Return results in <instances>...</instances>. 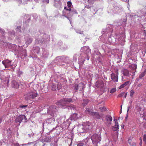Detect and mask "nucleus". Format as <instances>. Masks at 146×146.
I'll return each instance as SVG.
<instances>
[{
	"instance_id": "1",
	"label": "nucleus",
	"mask_w": 146,
	"mask_h": 146,
	"mask_svg": "<svg viewBox=\"0 0 146 146\" xmlns=\"http://www.w3.org/2000/svg\"><path fill=\"white\" fill-rule=\"evenodd\" d=\"M80 51L81 52H83L85 56V59H86L89 60L90 58L89 55L91 54V50L89 47L87 46H84L81 48Z\"/></svg>"
},
{
	"instance_id": "2",
	"label": "nucleus",
	"mask_w": 146,
	"mask_h": 146,
	"mask_svg": "<svg viewBox=\"0 0 146 146\" xmlns=\"http://www.w3.org/2000/svg\"><path fill=\"white\" fill-rule=\"evenodd\" d=\"M92 127V125L90 123L88 122L84 123L82 124V127L81 128L82 130L80 131V132L82 133L87 132Z\"/></svg>"
},
{
	"instance_id": "3",
	"label": "nucleus",
	"mask_w": 146,
	"mask_h": 146,
	"mask_svg": "<svg viewBox=\"0 0 146 146\" xmlns=\"http://www.w3.org/2000/svg\"><path fill=\"white\" fill-rule=\"evenodd\" d=\"M72 102V98H65L61 99L59 102H57L56 104L61 107L66 105V104L68 103Z\"/></svg>"
},
{
	"instance_id": "4",
	"label": "nucleus",
	"mask_w": 146,
	"mask_h": 146,
	"mask_svg": "<svg viewBox=\"0 0 146 146\" xmlns=\"http://www.w3.org/2000/svg\"><path fill=\"white\" fill-rule=\"evenodd\" d=\"M91 139L93 144H97L101 140V136L100 134H95L92 136Z\"/></svg>"
},
{
	"instance_id": "5",
	"label": "nucleus",
	"mask_w": 146,
	"mask_h": 146,
	"mask_svg": "<svg viewBox=\"0 0 146 146\" xmlns=\"http://www.w3.org/2000/svg\"><path fill=\"white\" fill-rule=\"evenodd\" d=\"M55 60H58L59 62L67 63L68 61L69 60V58L68 57L63 56L57 57L55 58Z\"/></svg>"
},
{
	"instance_id": "6",
	"label": "nucleus",
	"mask_w": 146,
	"mask_h": 146,
	"mask_svg": "<svg viewBox=\"0 0 146 146\" xmlns=\"http://www.w3.org/2000/svg\"><path fill=\"white\" fill-rule=\"evenodd\" d=\"M24 120L25 122H27V118L26 117L25 115H21L16 118L15 121L16 122H19L20 124Z\"/></svg>"
},
{
	"instance_id": "7",
	"label": "nucleus",
	"mask_w": 146,
	"mask_h": 146,
	"mask_svg": "<svg viewBox=\"0 0 146 146\" xmlns=\"http://www.w3.org/2000/svg\"><path fill=\"white\" fill-rule=\"evenodd\" d=\"M105 120L106 125L108 126H110L112 122V117L110 115H107L105 117Z\"/></svg>"
},
{
	"instance_id": "8",
	"label": "nucleus",
	"mask_w": 146,
	"mask_h": 146,
	"mask_svg": "<svg viewBox=\"0 0 146 146\" xmlns=\"http://www.w3.org/2000/svg\"><path fill=\"white\" fill-rule=\"evenodd\" d=\"M118 73L117 71L116 72V73H112L111 74V79L114 82H117L118 81Z\"/></svg>"
},
{
	"instance_id": "9",
	"label": "nucleus",
	"mask_w": 146,
	"mask_h": 146,
	"mask_svg": "<svg viewBox=\"0 0 146 146\" xmlns=\"http://www.w3.org/2000/svg\"><path fill=\"white\" fill-rule=\"evenodd\" d=\"M57 108L55 106H52L49 107L48 110V112L49 114L52 116L54 112L57 110Z\"/></svg>"
},
{
	"instance_id": "10",
	"label": "nucleus",
	"mask_w": 146,
	"mask_h": 146,
	"mask_svg": "<svg viewBox=\"0 0 146 146\" xmlns=\"http://www.w3.org/2000/svg\"><path fill=\"white\" fill-rule=\"evenodd\" d=\"M11 61L8 60H5L2 61V63L5 68L11 67L12 65L11 64Z\"/></svg>"
},
{
	"instance_id": "11",
	"label": "nucleus",
	"mask_w": 146,
	"mask_h": 146,
	"mask_svg": "<svg viewBox=\"0 0 146 146\" xmlns=\"http://www.w3.org/2000/svg\"><path fill=\"white\" fill-rule=\"evenodd\" d=\"M114 121L115 125L112 127V129L114 131H116L119 129V125L117 119H114Z\"/></svg>"
},
{
	"instance_id": "12",
	"label": "nucleus",
	"mask_w": 146,
	"mask_h": 146,
	"mask_svg": "<svg viewBox=\"0 0 146 146\" xmlns=\"http://www.w3.org/2000/svg\"><path fill=\"white\" fill-rule=\"evenodd\" d=\"M29 96L30 98L33 99L37 96V94L36 91L34 90L33 91L30 92L29 94Z\"/></svg>"
},
{
	"instance_id": "13",
	"label": "nucleus",
	"mask_w": 146,
	"mask_h": 146,
	"mask_svg": "<svg viewBox=\"0 0 146 146\" xmlns=\"http://www.w3.org/2000/svg\"><path fill=\"white\" fill-rule=\"evenodd\" d=\"M11 86L13 88H19V84L15 81L13 80L11 82Z\"/></svg>"
},
{
	"instance_id": "14",
	"label": "nucleus",
	"mask_w": 146,
	"mask_h": 146,
	"mask_svg": "<svg viewBox=\"0 0 146 146\" xmlns=\"http://www.w3.org/2000/svg\"><path fill=\"white\" fill-rule=\"evenodd\" d=\"M90 115H92L94 118L97 119H100V116L98 112H91Z\"/></svg>"
},
{
	"instance_id": "15",
	"label": "nucleus",
	"mask_w": 146,
	"mask_h": 146,
	"mask_svg": "<svg viewBox=\"0 0 146 146\" xmlns=\"http://www.w3.org/2000/svg\"><path fill=\"white\" fill-rule=\"evenodd\" d=\"M25 38L26 44L27 45H28L29 44L31 43L32 42V39L30 38L29 36H26Z\"/></svg>"
},
{
	"instance_id": "16",
	"label": "nucleus",
	"mask_w": 146,
	"mask_h": 146,
	"mask_svg": "<svg viewBox=\"0 0 146 146\" xmlns=\"http://www.w3.org/2000/svg\"><path fill=\"white\" fill-rule=\"evenodd\" d=\"M122 72L123 74L125 76H129L130 74H129V71L126 69H122Z\"/></svg>"
},
{
	"instance_id": "17",
	"label": "nucleus",
	"mask_w": 146,
	"mask_h": 146,
	"mask_svg": "<svg viewBox=\"0 0 146 146\" xmlns=\"http://www.w3.org/2000/svg\"><path fill=\"white\" fill-rule=\"evenodd\" d=\"M79 117L77 116V114L76 113H74L70 116V119L71 120H75L78 118Z\"/></svg>"
},
{
	"instance_id": "18",
	"label": "nucleus",
	"mask_w": 146,
	"mask_h": 146,
	"mask_svg": "<svg viewBox=\"0 0 146 146\" xmlns=\"http://www.w3.org/2000/svg\"><path fill=\"white\" fill-rule=\"evenodd\" d=\"M129 81H127L125 83H124L123 84H121L119 87V89H121L122 88L125 87L127 85H129Z\"/></svg>"
},
{
	"instance_id": "19",
	"label": "nucleus",
	"mask_w": 146,
	"mask_h": 146,
	"mask_svg": "<svg viewBox=\"0 0 146 146\" xmlns=\"http://www.w3.org/2000/svg\"><path fill=\"white\" fill-rule=\"evenodd\" d=\"M48 52L46 50H44L43 53V55L44 57L46 58L48 57Z\"/></svg>"
},
{
	"instance_id": "20",
	"label": "nucleus",
	"mask_w": 146,
	"mask_h": 146,
	"mask_svg": "<svg viewBox=\"0 0 146 146\" xmlns=\"http://www.w3.org/2000/svg\"><path fill=\"white\" fill-rule=\"evenodd\" d=\"M78 13L76 11L75 9L72 10L70 12V15L69 16H72L74 14H77Z\"/></svg>"
},
{
	"instance_id": "21",
	"label": "nucleus",
	"mask_w": 146,
	"mask_h": 146,
	"mask_svg": "<svg viewBox=\"0 0 146 146\" xmlns=\"http://www.w3.org/2000/svg\"><path fill=\"white\" fill-rule=\"evenodd\" d=\"M145 74V72L144 71L142 72L139 75V78L141 79Z\"/></svg>"
},
{
	"instance_id": "22",
	"label": "nucleus",
	"mask_w": 146,
	"mask_h": 146,
	"mask_svg": "<svg viewBox=\"0 0 146 146\" xmlns=\"http://www.w3.org/2000/svg\"><path fill=\"white\" fill-rule=\"evenodd\" d=\"M137 65L135 64H132L131 66V68L133 70H135L137 68Z\"/></svg>"
},
{
	"instance_id": "23",
	"label": "nucleus",
	"mask_w": 146,
	"mask_h": 146,
	"mask_svg": "<svg viewBox=\"0 0 146 146\" xmlns=\"http://www.w3.org/2000/svg\"><path fill=\"white\" fill-rule=\"evenodd\" d=\"M135 94V91L133 90H132L130 91V97H133Z\"/></svg>"
},
{
	"instance_id": "24",
	"label": "nucleus",
	"mask_w": 146,
	"mask_h": 146,
	"mask_svg": "<svg viewBox=\"0 0 146 146\" xmlns=\"http://www.w3.org/2000/svg\"><path fill=\"white\" fill-rule=\"evenodd\" d=\"M23 54H22V55H21V57H22V56H23L24 57H25L27 56L26 55V50H24L23 51Z\"/></svg>"
},
{
	"instance_id": "25",
	"label": "nucleus",
	"mask_w": 146,
	"mask_h": 146,
	"mask_svg": "<svg viewBox=\"0 0 146 146\" xmlns=\"http://www.w3.org/2000/svg\"><path fill=\"white\" fill-rule=\"evenodd\" d=\"M92 112L88 108L86 109L85 111V113L87 114H89L90 115V113Z\"/></svg>"
},
{
	"instance_id": "26",
	"label": "nucleus",
	"mask_w": 146,
	"mask_h": 146,
	"mask_svg": "<svg viewBox=\"0 0 146 146\" xmlns=\"http://www.w3.org/2000/svg\"><path fill=\"white\" fill-rule=\"evenodd\" d=\"M76 32L78 33H79L80 34H82L83 33V31H80V30L79 29H77L76 30Z\"/></svg>"
},
{
	"instance_id": "27",
	"label": "nucleus",
	"mask_w": 146,
	"mask_h": 146,
	"mask_svg": "<svg viewBox=\"0 0 146 146\" xmlns=\"http://www.w3.org/2000/svg\"><path fill=\"white\" fill-rule=\"evenodd\" d=\"M100 109L101 111L102 112L105 111H106V108L104 107H100Z\"/></svg>"
},
{
	"instance_id": "28",
	"label": "nucleus",
	"mask_w": 146,
	"mask_h": 146,
	"mask_svg": "<svg viewBox=\"0 0 146 146\" xmlns=\"http://www.w3.org/2000/svg\"><path fill=\"white\" fill-rule=\"evenodd\" d=\"M116 91L115 88H113L110 91V93L111 94L113 93Z\"/></svg>"
},
{
	"instance_id": "29",
	"label": "nucleus",
	"mask_w": 146,
	"mask_h": 146,
	"mask_svg": "<svg viewBox=\"0 0 146 146\" xmlns=\"http://www.w3.org/2000/svg\"><path fill=\"white\" fill-rule=\"evenodd\" d=\"M74 89L75 90H77L78 89V85L77 84H75L74 86Z\"/></svg>"
},
{
	"instance_id": "30",
	"label": "nucleus",
	"mask_w": 146,
	"mask_h": 146,
	"mask_svg": "<svg viewBox=\"0 0 146 146\" xmlns=\"http://www.w3.org/2000/svg\"><path fill=\"white\" fill-rule=\"evenodd\" d=\"M143 141L145 142V143H146V135L144 134L143 137Z\"/></svg>"
},
{
	"instance_id": "31",
	"label": "nucleus",
	"mask_w": 146,
	"mask_h": 146,
	"mask_svg": "<svg viewBox=\"0 0 146 146\" xmlns=\"http://www.w3.org/2000/svg\"><path fill=\"white\" fill-rule=\"evenodd\" d=\"M52 90H55L56 89V86L55 85L52 84Z\"/></svg>"
},
{
	"instance_id": "32",
	"label": "nucleus",
	"mask_w": 146,
	"mask_h": 146,
	"mask_svg": "<svg viewBox=\"0 0 146 146\" xmlns=\"http://www.w3.org/2000/svg\"><path fill=\"white\" fill-rule=\"evenodd\" d=\"M67 3L68 7H70L72 5V3L70 1H68Z\"/></svg>"
},
{
	"instance_id": "33",
	"label": "nucleus",
	"mask_w": 146,
	"mask_h": 146,
	"mask_svg": "<svg viewBox=\"0 0 146 146\" xmlns=\"http://www.w3.org/2000/svg\"><path fill=\"white\" fill-rule=\"evenodd\" d=\"M108 40L109 42V44H110L113 42V41L112 40V39L111 38V37H109L108 38Z\"/></svg>"
},
{
	"instance_id": "34",
	"label": "nucleus",
	"mask_w": 146,
	"mask_h": 146,
	"mask_svg": "<svg viewBox=\"0 0 146 146\" xmlns=\"http://www.w3.org/2000/svg\"><path fill=\"white\" fill-rule=\"evenodd\" d=\"M89 102V101L88 100H84V105L87 104Z\"/></svg>"
},
{
	"instance_id": "35",
	"label": "nucleus",
	"mask_w": 146,
	"mask_h": 146,
	"mask_svg": "<svg viewBox=\"0 0 146 146\" xmlns=\"http://www.w3.org/2000/svg\"><path fill=\"white\" fill-rule=\"evenodd\" d=\"M27 106L25 105H21L19 106L22 109H25Z\"/></svg>"
},
{
	"instance_id": "36",
	"label": "nucleus",
	"mask_w": 146,
	"mask_h": 146,
	"mask_svg": "<svg viewBox=\"0 0 146 146\" xmlns=\"http://www.w3.org/2000/svg\"><path fill=\"white\" fill-rule=\"evenodd\" d=\"M136 109L137 110L138 112L140 111L141 110V108L140 107L138 106H136Z\"/></svg>"
},
{
	"instance_id": "37",
	"label": "nucleus",
	"mask_w": 146,
	"mask_h": 146,
	"mask_svg": "<svg viewBox=\"0 0 146 146\" xmlns=\"http://www.w3.org/2000/svg\"><path fill=\"white\" fill-rule=\"evenodd\" d=\"M124 94V92L121 93L118 96V97H121L123 96Z\"/></svg>"
},
{
	"instance_id": "38",
	"label": "nucleus",
	"mask_w": 146,
	"mask_h": 146,
	"mask_svg": "<svg viewBox=\"0 0 146 146\" xmlns=\"http://www.w3.org/2000/svg\"><path fill=\"white\" fill-rule=\"evenodd\" d=\"M43 2L44 3H49V0H42ZM35 1H36L37 0H35Z\"/></svg>"
},
{
	"instance_id": "39",
	"label": "nucleus",
	"mask_w": 146,
	"mask_h": 146,
	"mask_svg": "<svg viewBox=\"0 0 146 146\" xmlns=\"http://www.w3.org/2000/svg\"><path fill=\"white\" fill-rule=\"evenodd\" d=\"M84 143H80L78 144L77 146H83Z\"/></svg>"
},
{
	"instance_id": "40",
	"label": "nucleus",
	"mask_w": 146,
	"mask_h": 146,
	"mask_svg": "<svg viewBox=\"0 0 146 146\" xmlns=\"http://www.w3.org/2000/svg\"><path fill=\"white\" fill-rule=\"evenodd\" d=\"M68 8H69L67 9H66V10L67 11H69V14H70V11H71L72 10H71L70 7H68Z\"/></svg>"
},
{
	"instance_id": "41",
	"label": "nucleus",
	"mask_w": 146,
	"mask_h": 146,
	"mask_svg": "<svg viewBox=\"0 0 146 146\" xmlns=\"http://www.w3.org/2000/svg\"><path fill=\"white\" fill-rule=\"evenodd\" d=\"M20 29H21L20 27H18L17 28V31H18L19 32Z\"/></svg>"
},
{
	"instance_id": "42",
	"label": "nucleus",
	"mask_w": 146,
	"mask_h": 146,
	"mask_svg": "<svg viewBox=\"0 0 146 146\" xmlns=\"http://www.w3.org/2000/svg\"><path fill=\"white\" fill-rule=\"evenodd\" d=\"M129 108H130V106H127V113L128 112V111H129Z\"/></svg>"
},
{
	"instance_id": "43",
	"label": "nucleus",
	"mask_w": 146,
	"mask_h": 146,
	"mask_svg": "<svg viewBox=\"0 0 146 146\" xmlns=\"http://www.w3.org/2000/svg\"><path fill=\"white\" fill-rule=\"evenodd\" d=\"M128 112L127 113V114H126V117H125V119H127V117H128Z\"/></svg>"
},
{
	"instance_id": "44",
	"label": "nucleus",
	"mask_w": 146,
	"mask_h": 146,
	"mask_svg": "<svg viewBox=\"0 0 146 146\" xmlns=\"http://www.w3.org/2000/svg\"><path fill=\"white\" fill-rule=\"evenodd\" d=\"M85 7H86V8H87L88 9H89V8H90L91 7L89 6V5H86Z\"/></svg>"
},
{
	"instance_id": "45",
	"label": "nucleus",
	"mask_w": 146,
	"mask_h": 146,
	"mask_svg": "<svg viewBox=\"0 0 146 146\" xmlns=\"http://www.w3.org/2000/svg\"><path fill=\"white\" fill-rule=\"evenodd\" d=\"M143 116L145 118H146V112H145L144 113Z\"/></svg>"
},
{
	"instance_id": "46",
	"label": "nucleus",
	"mask_w": 146,
	"mask_h": 146,
	"mask_svg": "<svg viewBox=\"0 0 146 146\" xmlns=\"http://www.w3.org/2000/svg\"><path fill=\"white\" fill-rule=\"evenodd\" d=\"M71 142L70 144L69 145V146H71L72 144V139H71Z\"/></svg>"
},
{
	"instance_id": "47",
	"label": "nucleus",
	"mask_w": 146,
	"mask_h": 146,
	"mask_svg": "<svg viewBox=\"0 0 146 146\" xmlns=\"http://www.w3.org/2000/svg\"><path fill=\"white\" fill-rule=\"evenodd\" d=\"M124 125H121V129H123L124 128Z\"/></svg>"
},
{
	"instance_id": "48",
	"label": "nucleus",
	"mask_w": 146,
	"mask_h": 146,
	"mask_svg": "<svg viewBox=\"0 0 146 146\" xmlns=\"http://www.w3.org/2000/svg\"><path fill=\"white\" fill-rule=\"evenodd\" d=\"M7 83H8L9 82V78H8V77H7Z\"/></svg>"
},
{
	"instance_id": "49",
	"label": "nucleus",
	"mask_w": 146,
	"mask_h": 146,
	"mask_svg": "<svg viewBox=\"0 0 146 146\" xmlns=\"http://www.w3.org/2000/svg\"><path fill=\"white\" fill-rule=\"evenodd\" d=\"M127 92H126L125 93V95L124 96V97L125 98H126V96H127Z\"/></svg>"
},
{
	"instance_id": "50",
	"label": "nucleus",
	"mask_w": 146,
	"mask_h": 146,
	"mask_svg": "<svg viewBox=\"0 0 146 146\" xmlns=\"http://www.w3.org/2000/svg\"><path fill=\"white\" fill-rule=\"evenodd\" d=\"M141 85H142L141 84H138V85H137V86L138 87H140L141 86Z\"/></svg>"
},
{
	"instance_id": "51",
	"label": "nucleus",
	"mask_w": 146,
	"mask_h": 146,
	"mask_svg": "<svg viewBox=\"0 0 146 146\" xmlns=\"http://www.w3.org/2000/svg\"><path fill=\"white\" fill-rule=\"evenodd\" d=\"M140 139H141V142L140 143H139V144L140 145H141V144H142V140H141V138H140Z\"/></svg>"
},
{
	"instance_id": "52",
	"label": "nucleus",
	"mask_w": 146,
	"mask_h": 146,
	"mask_svg": "<svg viewBox=\"0 0 146 146\" xmlns=\"http://www.w3.org/2000/svg\"><path fill=\"white\" fill-rule=\"evenodd\" d=\"M133 101L132 100H131L130 102H129V103L130 104H131L132 103Z\"/></svg>"
},
{
	"instance_id": "53",
	"label": "nucleus",
	"mask_w": 146,
	"mask_h": 146,
	"mask_svg": "<svg viewBox=\"0 0 146 146\" xmlns=\"http://www.w3.org/2000/svg\"><path fill=\"white\" fill-rule=\"evenodd\" d=\"M129 1V0H126L125 1L123 0V1L125 2H128Z\"/></svg>"
},
{
	"instance_id": "54",
	"label": "nucleus",
	"mask_w": 146,
	"mask_h": 146,
	"mask_svg": "<svg viewBox=\"0 0 146 146\" xmlns=\"http://www.w3.org/2000/svg\"><path fill=\"white\" fill-rule=\"evenodd\" d=\"M98 83H99V82H96V85H97V86H99L98 85Z\"/></svg>"
},
{
	"instance_id": "55",
	"label": "nucleus",
	"mask_w": 146,
	"mask_h": 146,
	"mask_svg": "<svg viewBox=\"0 0 146 146\" xmlns=\"http://www.w3.org/2000/svg\"><path fill=\"white\" fill-rule=\"evenodd\" d=\"M2 119H0V123H1L2 122Z\"/></svg>"
},
{
	"instance_id": "56",
	"label": "nucleus",
	"mask_w": 146,
	"mask_h": 146,
	"mask_svg": "<svg viewBox=\"0 0 146 146\" xmlns=\"http://www.w3.org/2000/svg\"><path fill=\"white\" fill-rule=\"evenodd\" d=\"M123 37H122V40L123 41V40H124V36H123Z\"/></svg>"
},
{
	"instance_id": "57",
	"label": "nucleus",
	"mask_w": 146,
	"mask_h": 146,
	"mask_svg": "<svg viewBox=\"0 0 146 146\" xmlns=\"http://www.w3.org/2000/svg\"><path fill=\"white\" fill-rule=\"evenodd\" d=\"M128 142L129 143H131V140H128Z\"/></svg>"
},
{
	"instance_id": "58",
	"label": "nucleus",
	"mask_w": 146,
	"mask_h": 146,
	"mask_svg": "<svg viewBox=\"0 0 146 146\" xmlns=\"http://www.w3.org/2000/svg\"><path fill=\"white\" fill-rule=\"evenodd\" d=\"M66 8H67V7H64V9H66H66H67Z\"/></svg>"
},
{
	"instance_id": "59",
	"label": "nucleus",
	"mask_w": 146,
	"mask_h": 146,
	"mask_svg": "<svg viewBox=\"0 0 146 146\" xmlns=\"http://www.w3.org/2000/svg\"><path fill=\"white\" fill-rule=\"evenodd\" d=\"M76 55H75L74 56V57H76ZM76 58L75 60H76Z\"/></svg>"
},
{
	"instance_id": "60",
	"label": "nucleus",
	"mask_w": 146,
	"mask_h": 146,
	"mask_svg": "<svg viewBox=\"0 0 146 146\" xmlns=\"http://www.w3.org/2000/svg\"><path fill=\"white\" fill-rule=\"evenodd\" d=\"M71 108H72L73 109H74L75 108V106H73V107H71Z\"/></svg>"
},
{
	"instance_id": "61",
	"label": "nucleus",
	"mask_w": 146,
	"mask_h": 146,
	"mask_svg": "<svg viewBox=\"0 0 146 146\" xmlns=\"http://www.w3.org/2000/svg\"><path fill=\"white\" fill-rule=\"evenodd\" d=\"M133 74L134 75H135V72H133Z\"/></svg>"
},
{
	"instance_id": "62",
	"label": "nucleus",
	"mask_w": 146,
	"mask_h": 146,
	"mask_svg": "<svg viewBox=\"0 0 146 146\" xmlns=\"http://www.w3.org/2000/svg\"><path fill=\"white\" fill-rule=\"evenodd\" d=\"M36 49H38L39 50V48L38 47H36Z\"/></svg>"
},
{
	"instance_id": "63",
	"label": "nucleus",
	"mask_w": 146,
	"mask_h": 146,
	"mask_svg": "<svg viewBox=\"0 0 146 146\" xmlns=\"http://www.w3.org/2000/svg\"><path fill=\"white\" fill-rule=\"evenodd\" d=\"M100 83H102V81H101V82H100Z\"/></svg>"
},
{
	"instance_id": "64",
	"label": "nucleus",
	"mask_w": 146,
	"mask_h": 146,
	"mask_svg": "<svg viewBox=\"0 0 146 146\" xmlns=\"http://www.w3.org/2000/svg\"><path fill=\"white\" fill-rule=\"evenodd\" d=\"M14 34H15V33H13V35H14Z\"/></svg>"
}]
</instances>
